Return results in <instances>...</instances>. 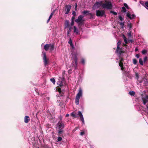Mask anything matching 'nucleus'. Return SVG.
Returning a JSON list of instances; mask_svg holds the SVG:
<instances>
[{"instance_id": "nucleus-4", "label": "nucleus", "mask_w": 148, "mask_h": 148, "mask_svg": "<svg viewBox=\"0 0 148 148\" xmlns=\"http://www.w3.org/2000/svg\"><path fill=\"white\" fill-rule=\"evenodd\" d=\"M83 94V90L81 88H79L78 92L77 94L75 97V103L76 105H78L79 104V100L80 97L82 96Z\"/></svg>"}, {"instance_id": "nucleus-53", "label": "nucleus", "mask_w": 148, "mask_h": 148, "mask_svg": "<svg viewBox=\"0 0 148 148\" xmlns=\"http://www.w3.org/2000/svg\"><path fill=\"white\" fill-rule=\"evenodd\" d=\"M69 116V114H67L66 115V117H68Z\"/></svg>"}, {"instance_id": "nucleus-17", "label": "nucleus", "mask_w": 148, "mask_h": 148, "mask_svg": "<svg viewBox=\"0 0 148 148\" xmlns=\"http://www.w3.org/2000/svg\"><path fill=\"white\" fill-rule=\"evenodd\" d=\"M50 44H46L44 45V48L45 50L46 51H47L48 50L49 48Z\"/></svg>"}, {"instance_id": "nucleus-13", "label": "nucleus", "mask_w": 148, "mask_h": 148, "mask_svg": "<svg viewBox=\"0 0 148 148\" xmlns=\"http://www.w3.org/2000/svg\"><path fill=\"white\" fill-rule=\"evenodd\" d=\"M78 115H79V117L81 119V121H82V123L83 124H84V117L82 115V114L81 112L80 111H79L78 112Z\"/></svg>"}, {"instance_id": "nucleus-31", "label": "nucleus", "mask_w": 148, "mask_h": 148, "mask_svg": "<svg viewBox=\"0 0 148 148\" xmlns=\"http://www.w3.org/2000/svg\"><path fill=\"white\" fill-rule=\"evenodd\" d=\"M81 63L82 64L84 65L85 63V60L84 58H82L81 60Z\"/></svg>"}, {"instance_id": "nucleus-55", "label": "nucleus", "mask_w": 148, "mask_h": 148, "mask_svg": "<svg viewBox=\"0 0 148 148\" xmlns=\"http://www.w3.org/2000/svg\"><path fill=\"white\" fill-rule=\"evenodd\" d=\"M58 91H59V92H60L61 91V90H60V89H59V90H58Z\"/></svg>"}, {"instance_id": "nucleus-37", "label": "nucleus", "mask_w": 148, "mask_h": 148, "mask_svg": "<svg viewBox=\"0 0 148 148\" xmlns=\"http://www.w3.org/2000/svg\"><path fill=\"white\" fill-rule=\"evenodd\" d=\"M140 3L142 4L143 5L145 6V3L143 1H140Z\"/></svg>"}, {"instance_id": "nucleus-12", "label": "nucleus", "mask_w": 148, "mask_h": 148, "mask_svg": "<svg viewBox=\"0 0 148 148\" xmlns=\"http://www.w3.org/2000/svg\"><path fill=\"white\" fill-rule=\"evenodd\" d=\"M64 124L62 122H59L57 124V126L59 130H62L64 127Z\"/></svg>"}, {"instance_id": "nucleus-56", "label": "nucleus", "mask_w": 148, "mask_h": 148, "mask_svg": "<svg viewBox=\"0 0 148 148\" xmlns=\"http://www.w3.org/2000/svg\"><path fill=\"white\" fill-rule=\"evenodd\" d=\"M42 45H43V44H42L41 46H42Z\"/></svg>"}, {"instance_id": "nucleus-47", "label": "nucleus", "mask_w": 148, "mask_h": 148, "mask_svg": "<svg viewBox=\"0 0 148 148\" xmlns=\"http://www.w3.org/2000/svg\"><path fill=\"white\" fill-rule=\"evenodd\" d=\"M71 28H70L69 30L68 31L67 33V34H69L71 31Z\"/></svg>"}, {"instance_id": "nucleus-54", "label": "nucleus", "mask_w": 148, "mask_h": 148, "mask_svg": "<svg viewBox=\"0 0 148 148\" xmlns=\"http://www.w3.org/2000/svg\"><path fill=\"white\" fill-rule=\"evenodd\" d=\"M50 20V19H49V18L47 21V23L49 22Z\"/></svg>"}, {"instance_id": "nucleus-6", "label": "nucleus", "mask_w": 148, "mask_h": 148, "mask_svg": "<svg viewBox=\"0 0 148 148\" xmlns=\"http://www.w3.org/2000/svg\"><path fill=\"white\" fill-rule=\"evenodd\" d=\"M43 59L44 62V65L46 66L48 63V60L47 59L46 53L45 52H42V53Z\"/></svg>"}, {"instance_id": "nucleus-21", "label": "nucleus", "mask_w": 148, "mask_h": 148, "mask_svg": "<svg viewBox=\"0 0 148 148\" xmlns=\"http://www.w3.org/2000/svg\"><path fill=\"white\" fill-rule=\"evenodd\" d=\"M57 83L60 86H61L63 85V83L61 81H58Z\"/></svg>"}, {"instance_id": "nucleus-25", "label": "nucleus", "mask_w": 148, "mask_h": 148, "mask_svg": "<svg viewBox=\"0 0 148 148\" xmlns=\"http://www.w3.org/2000/svg\"><path fill=\"white\" fill-rule=\"evenodd\" d=\"M51 81L54 84L55 83V80L53 78H52L50 79Z\"/></svg>"}, {"instance_id": "nucleus-20", "label": "nucleus", "mask_w": 148, "mask_h": 148, "mask_svg": "<svg viewBox=\"0 0 148 148\" xmlns=\"http://www.w3.org/2000/svg\"><path fill=\"white\" fill-rule=\"evenodd\" d=\"M50 51H51L53 50L54 48V46L53 45L50 44L49 48Z\"/></svg>"}, {"instance_id": "nucleus-48", "label": "nucleus", "mask_w": 148, "mask_h": 148, "mask_svg": "<svg viewBox=\"0 0 148 148\" xmlns=\"http://www.w3.org/2000/svg\"><path fill=\"white\" fill-rule=\"evenodd\" d=\"M62 132V130H59V133L60 134H61Z\"/></svg>"}, {"instance_id": "nucleus-11", "label": "nucleus", "mask_w": 148, "mask_h": 148, "mask_svg": "<svg viewBox=\"0 0 148 148\" xmlns=\"http://www.w3.org/2000/svg\"><path fill=\"white\" fill-rule=\"evenodd\" d=\"M126 16L127 18H130V19H133L136 16L134 14H131L128 12L127 13Z\"/></svg>"}, {"instance_id": "nucleus-41", "label": "nucleus", "mask_w": 148, "mask_h": 148, "mask_svg": "<svg viewBox=\"0 0 148 148\" xmlns=\"http://www.w3.org/2000/svg\"><path fill=\"white\" fill-rule=\"evenodd\" d=\"M111 12L114 15H116L117 14V13L116 12H114V11H111Z\"/></svg>"}, {"instance_id": "nucleus-52", "label": "nucleus", "mask_w": 148, "mask_h": 148, "mask_svg": "<svg viewBox=\"0 0 148 148\" xmlns=\"http://www.w3.org/2000/svg\"><path fill=\"white\" fill-rule=\"evenodd\" d=\"M138 50V49L137 48H136L135 49V52H136Z\"/></svg>"}, {"instance_id": "nucleus-33", "label": "nucleus", "mask_w": 148, "mask_h": 148, "mask_svg": "<svg viewBox=\"0 0 148 148\" xmlns=\"http://www.w3.org/2000/svg\"><path fill=\"white\" fill-rule=\"evenodd\" d=\"M122 11L124 12H126V10L125 8L124 7H122Z\"/></svg>"}, {"instance_id": "nucleus-15", "label": "nucleus", "mask_w": 148, "mask_h": 148, "mask_svg": "<svg viewBox=\"0 0 148 148\" xmlns=\"http://www.w3.org/2000/svg\"><path fill=\"white\" fill-rule=\"evenodd\" d=\"M30 120V119L29 116H26L24 117V122L25 123H27Z\"/></svg>"}, {"instance_id": "nucleus-27", "label": "nucleus", "mask_w": 148, "mask_h": 148, "mask_svg": "<svg viewBox=\"0 0 148 148\" xmlns=\"http://www.w3.org/2000/svg\"><path fill=\"white\" fill-rule=\"evenodd\" d=\"M129 93L131 96H134L135 94V92L133 91L129 92Z\"/></svg>"}, {"instance_id": "nucleus-34", "label": "nucleus", "mask_w": 148, "mask_h": 148, "mask_svg": "<svg viewBox=\"0 0 148 148\" xmlns=\"http://www.w3.org/2000/svg\"><path fill=\"white\" fill-rule=\"evenodd\" d=\"M127 35L129 38H130L132 36V35L131 32H129L127 33Z\"/></svg>"}, {"instance_id": "nucleus-18", "label": "nucleus", "mask_w": 148, "mask_h": 148, "mask_svg": "<svg viewBox=\"0 0 148 148\" xmlns=\"http://www.w3.org/2000/svg\"><path fill=\"white\" fill-rule=\"evenodd\" d=\"M89 13V11H87V10L86 11H85V10L84 11L82 12V13L84 14H89L91 16L92 15V14L91 13Z\"/></svg>"}, {"instance_id": "nucleus-9", "label": "nucleus", "mask_w": 148, "mask_h": 148, "mask_svg": "<svg viewBox=\"0 0 148 148\" xmlns=\"http://www.w3.org/2000/svg\"><path fill=\"white\" fill-rule=\"evenodd\" d=\"M71 6L70 5H66L65 7V10L66 11V12L65 13V14H68L70 12L71 8Z\"/></svg>"}, {"instance_id": "nucleus-22", "label": "nucleus", "mask_w": 148, "mask_h": 148, "mask_svg": "<svg viewBox=\"0 0 148 148\" xmlns=\"http://www.w3.org/2000/svg\"><path fill=\"white\" fill-rule=\"evenodd\" d=\"M147 50L144 49L142 51L141 53L145 55L147 53Z\"/></svg>"}, {"instance_id": "nucleus-57", "label": "nucleus", "mask_w": 148, "mask_h": 148, "mask_svg": "<svg viewBox=\"0 0 148 148\" xmlns=\"http://www.w3.org/2000/svg\"><path fill=\"white\" fill-rule=\"evenodd\" d=\"M39 148V147H38V148Z\"/></svg>"}, {"instance_id": "nucleus-3", "label": "nucleus", "mask_w": 148, "mask_h": 148, "mask_svg": "<svg viewBox=\"0 0 148 148\" xmlns=\"http://www.w3.org/2000/svg\"><path fill=\"white\" fill-rule=\"evenodd\" d=\"M102 7L104 9L108 10L111 9L112 6L111 2L105 0L103 3Z\"/></svg>"}, {"instance_id": "nucleus-16", "label": "nucleus", "mask_w": 148, "mask_h": 148, "mask_svg": "<svg viewBox=\"0 0 148 148\" xmlns=\"http://www.w3.org/2000/svg\"><path fill=\"white\" fill-rule=\"evenodd\" d=\"M74 32L75 33L76 35L78 34H79V31L78 29L75 26H74Z\"/></svg>"}, {"instance_id": "nucleus-26", "label": "nucleus", "mask_w": 148, "mask_h": 148, "mask_svg": "<svg viewBox=\"0 0 148 148\" xmlns=\"http://www.w3.org/2000/svg\"><path fill=\"white\" fill-rule=\"evenodd\" d=\"M139 62L140 64L141 65H143V61L142 60V59L141 58H140L139 60Z\"/></svg>"}, {"instance_id": "nucleus-2", "label": "nucleus", "mask_w": 148, "mask_h": 148, "mask_svg": "<svg viewBox=\"0 0 148 148\" xmlns=\"http://www.w3.org/2000/svg\"><path fill=\"white\" fill-rule=\"evenodd\" d=\"M77 53L73 54L71 60L72 62V67H73L75 69H77Z\"/></svg>"}, {"instance_id": "nucleus-24", "label": "nucleus", "mask_w": 148, "mask_h": 148, "mask_svg": "<svg viewBox=\"0 0 148 148\" xmlns=\"http://www.w3.org/2000/svg\"><path fill=\"white\" fill-rule=\"evenodd\" d=\"M68 43H69V44H70V45L73 48H74V47H73V44L72 42V41L71 39H70L69 41L68 42Z\"/></svg>"}, {"instance_id": "nucleus-23", "label": "nucleus", "mask_w": 148, "mask_h": 148, "mask_svg": "<svg viewBox=\"0 0 148 148\" xmlns=\"http://www.w3.org/2000/svg\"><path fill=\"white\" fill-rule=\"evenodd\" d=\"M135 76H136V78L137 79V80H138V81L139 82L140 80H139V75H138V74L137 73H136Z\"/></svg>"}, {"instance_id": "nucleus-7", "label": "nucleus", "mask_w": 148, "mask_h": 148, "mask_svg": "<svg viewBox=\"0 0 148 148\" xmlns=\"http://www.w3.org/2000/svg\"><path fill=\"white\" fill-rule=\"evenodd\" d=\"M122 37L123 38L124 40V42L125 43V44H124V45L125 46H127V44L128 43L129 41H130L131 43H132L134 41V40H133L130 39L127 40L124 34H123Z\"/></svg>"}, {"instance_id": "nucleus-44", "label": "nucleus", "mask_w": 148, "mask_h": 148, "mask_svg": "<svg viewBox=\"0 0 148 148\" xmlns=\"http://www.w3.org/2000/svg\"><path fill=\"white\" fill-rule=\"evenodd\" d=\"M72 14L74 16H75L76 15V12L75 11H73L72 12Z\"/></svg>"}, {"instance_id": "nucleus-50", "label": "nucleus", "mask_w": 148, "mask_h": 148, "mask_svg": "<svg viewBox=\"0 0 148 148\" xmlns=\"http://www.w3.org/2000/svg\"><path fill=\"white\" fill-rule=\"evenodd\" d=\"M77 3H76L75 4V10H76V8H77Z\"/></svg>"}, {"instance_id": "nucleus-5", "label": "nucleus", "mask_w": 148, "mask_h": 148, "mask_svg": "<svg viewBox=\"0 0 148 148\" xmlns=\"http://www.w3.org/2000/svg\"><path fill=\"white\" fill-rule=\"evenodd\" d=\"M102 1L96 2L92 7V9L94 10H95L100 7L101 6L102 7Z\"/></svg>"}, {"instance_id": "nucleus-1", "label": "nucleus", "mask_w": 148, "mask_h": 148, "mask_svg": "<svg viewBox=\"0 0 148 148\" xmlns=\"http://www.w3.org/2000/svg\"><path fill=\"white\" fill-rule=\"evenodd\" d=\"M116 53L120 57L119 58V65L121 67V69L123 71L124 70L123 63V58H121V57L123 56V54L125 53V52L123 51L122 48H120L119 47H118V49H117V48H116Z\"/></svg>"}, {"instance_id": "nucleus-30", "label": "nucleus", "mask_w": 148, "mask_h": 148, "mask_svg": "<svg viewBox=\"0 0 148 148\" xmlns=\"http://www.w3.org/2000/svg\"><path fill=\"white\" fill-rule=\"evenodd\" d=\"M137 63V60L135 59H133V63L134 64H136Z\"/></svg>"}, {"instance_id": "nucleus-19", "label": "nucleus", "mask_w": 148, "mask_h": 148, "mask_svg": "<svg viewBox=\"0 0 148 148\" xmlns=\"http://www.w3.org/2000/svg\"><path fill=\"white\" fill-rule=\"evenodd\" d=\"M69 21L66 20L65 22V28H66L68 27L69 25Z\"/></svg>"}, {"instance_id": "nucleus-39", "label": "nucleus", "mask_w": 148, "mask_h": 148, "mask_svg": "<svg viewBox=\"0 0 148 148\" xmlns=\"http://www.w3.org/2000/svg\"><path fill=\"white\" fill-rule=\"evenodd\" d=\"M145 8L147 9H148V2H146L145 3Z\"/></svg>"}, {"instance_id": "nucleus-28", "label": "nucleus", "mask_w": 148, "mask_h": 148, "mask_svg": "<svg viewBox=\"0 0 148 148\" xmlns=\"http://www.w3.org/2000/svg\"><path fill=\"white\" fill-rule=\"evenodd\" d=\"M121 44V41L119 40L118 42L117 43V49H118V47H119V46Z\"/></svg>"}, {"instance_id": "nucleus-36", "label": "nucleus", "mask_w": 148, "mask_h": 148, "mask_svg": "<svg viewBox=\"0 0 148 148\" xmlns=\"http://www.w3.org/2000/svg\"><path fill=\"white\" fill-rule=\"evenodd\" d=\"M62 139V138L60 137H58L57 139V142L60 141Z\"/></svg>"}, {"instance_id": "nucleus-40", "label": "nucleus", "mask_w": 148, "mask_h": 148, "mask_svg": "<svg viewBox=\"0 0 148 148\" xmlns=\"http://www.w3.org/2000/svg\"><path fill=\"white\" fill-rule=\"evenodd\" d=\"M119 18L120 19V20L121 21H122L123 20V18L122 17L121 15H120L119 16Z\"/></svg>"}, {"instance_id": "nucleus-42", "label": "nucleus", "mask_w": 148, "mask_h": 148, "mask_svg": "<svg viewBox=\"0 0 148 148\" xmlns=\"http://www.w3.org/2000/svg\"><path fill=\"white\" fill-rule=\"evenodd\" d=\"M53 12L51 13V14L49 16V19H50L51 18L53 14Z\"/></svg>"}, {"instance_id": "nucleus-45", "label": "nucleus", "mask_w": 148, "mask_h": 148, "mask_svg": "<svg viewBox=\"0 0 148 148\" xmlns=\"http://www.w3.org/2000/svg\"><path fill=\"white\" fill-rule=\"evenodd\" d=\"M80 135L82 136L84 134V131H82L80 133Z\"/></svg>"}, {"instance_id": "nucleus-29", "label": "nucleus", "mask_w": 148, "mask_h": 148, "mask_svg": "<svg viewBox=\"0 0 148 148\" xmlns=\"http://www.w3.org/2000/svg\"><path fill=\"white\" fill-rule=\"evenodd\" d=\"M120 25L121 26V28L123 29L124 27V25L123 23L121 22L120 23Z\"/></svg>"}, {"instance_id": "nucleus-32", "label": "nucleus", "mask_w": 148, "mask_h": 148, "mask_svg": "<svg viewBox=\"0 0 148 148\" xmlns=\"http://www.w3.org/2000/svg\"><path fill=\"white\" fill-rule=\"evenodd\" d=\"M71 115L74 117L76 118L77 117L76 115L73 112L71 113Z\"/></svg>"}, {"instance_id": "nucleus-43", "label": "nucleus", "mask_w": 148, "mask_h": 148, "mask_svg": "<svg viewBox=\"0 0 148 148\" xmlns=\"http://www.w3.org/2000/svg\"><path fill=\"white\" fill-rule=\"evenodd\" d=\"M147 60V57L145 56L144 57V62H146Z\"/></svg>"}, {"instance_id": "nucleus-8", "label": "nucleus", "mask_w": 148, "mask_h": 148, "mask_svg": "<svg viewBox=\"0 0 148 148\" xmlns=\"http://www.w3.org/2000/svg\"><path fill=\"white\" fill-rule=\"evenodd\" d=\"M105 12L103 10H97L96 11V15L98 16H102L105 14Z\"/></svg>"}, {"instance_id": "nucleus-38", "label": "nucleus", "mask_w": 148, "mask_h": 148, "mask_svg": "<svg viewBox=\"0 0 148 148\" xmlns=\"http://www.w3.org/2000/svg\"><path fill=\"white\" fill-rule=\"evenodd\" d=\"M124 7H125V8H126L127 9H128L129 7L126 3H124Z\"/></svg>"}, {"instance_id": "nucleus-51", "label": "nucleus", "mask_w": 148, "mask_h": 148, "mask_svg": "<svg viewBox=\"0 0 148 148\" xmlns=\"http://www.w3.org/2000/svg\"><path fill=\"white\" fill-rule=\"evenodd\" d=\"M75 19V17L74 16L72 18V21H73V20Z\"/></svg>"}, {"instance_id": "nucleus-14", "label": "nucleus", "mask_w": 148, "mask_h": 148, "mask_svg": "<svg viewBox=\"0 0 148 148\" xmlns=\"http://www.w3.org/2000/svg\"><path fill=\"white\" fill-rule=\"evenodd\" d=\"M84 16L82 15H79V16L78 18L76 19L75 21L76 23L80 22L82 19L84 17Z\"/></svg>"}, {"instance_id": "nucleus-46", "label": "nucleus", "mask_w": 148, "mask_h": 148, "mask_svg": "<svg viewBox=\"0 0 148 148\" xmlns=\"http://www.w3.org/2000/svg\"><path fill=\"white\" fill-rule=\"evenodd\" d=\"M136 57L137 58H139L140 56L138 54H136Z\"/></svg>"}, {"instance_id": "nucleus-10", "label": "nucleus", "mask_w": 148, "mask_h": 148, "mask_svg": "<svg viewBox=\"0 0 148 148\" xmlns=\"http://www.w3.org/2000/svg\"><path fill=\"white\" fill-rule=\"evenodd\" d=\"M140 83H143L145 86H146L148 84V82L146 77H144L141 80H140L139 82Z\"/></svg>"}, {"instance_id": "nucleus-49", "label": "nucleus", "mask_w": 148, "mask_h": 148, "mask_svg": "<svg viewBox=\"0 0 148 148\" xmlns=\"http://www.w3.org/2000/svg\"><path fill=\"white\" fill-rule=\"evenodd\" d=\"M74 24V22L73 21H72L71 23V26H73Z\"/></svg>"}, {"instance_id": "nucleus-35", "label": "nucleus", "mask_w": 148, "mask_h": 148, "mask_svg": "<svg viewBox=\"0 0 148 148\" xmlns=\"http://www.w3.org/2000/svg\"><path fill=\"white\" fill-rule=\"evenodd\" d=\"M128 27L130 29H131L132 28V24L131 23L128 24Z\"/></svg>"}]
</instances>
